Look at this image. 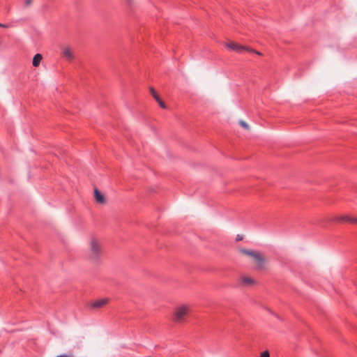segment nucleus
<instances>
[{
	"label": "nucleus",
	"mask_w": 357,
	"mask_h": 357,
	"mask_svg": "<svg viewBox=\"0 0 357 357\" xmlns=\"http://www.w3.org/2000/svg\"><path fill=\"white\" fill-rule=\"evenodd\" d=\"M128 1H130V0H128Z\"/></svg>",
	"instance_id": "obj_19"
},
{
	"label": "nucleus",
	"mask_w": 357,
	"mask_h": 357,
	"mask_svg": "<svg viewBox=\"0 0 357 357\" xmlns=\"http://www.w3.org/2000/svg\"><path fill=\"white\" fill-rule=\"evenodd\" d=\"M108 300L107 298H102L100 300H98L93 303L92 307L94 308L101 307L105 305L107 303Z\"/></svg>",
	"instance_id": "obj_8"
},
{
	"label": "nucleus",
	"mask_w": 357,
	"mask_h": 357,
	"mask_svg": "<svg viewBox=\"0 0 357 357\" xmlns=\"http://www.w3.org/2000/svg\"><path fill=\"white\" fill-rule=\"evenodd\" d=\"M103 255L101 244L96 239H91L88 257L93 263H99Z\"/></svg>",
	"instance_id": "obj_1"
},
{
	"label": "nucleus",
	"mask_w": 357,
	"mask_h": 357,
	"mask_svg": "<svg viewBox=\"0 0 357 357\" xmlns=\"http://www.w3.org/2000/svg\"><path fill=\"white\" fill-rule=\"evenodd\" d=\"M43 59V56L40 54H36L33 58V61H32V64L34 67H38L41 61Z\"/></svg>",
	"instance_id": "obj_9"
},
{
	"label": "nucleus",
	"mask_w": 357,
	"mask_h": 357,
	"mask_svg": "<svg viewBox=\"0 0 357 357\" xmlns=\"http://www.w3.org/2000/svg\"><path fill=\"white\" fill-rule=\"evenodd\" d=\"M239 252L250 257L256 264L257 269H263L264 268L266 259L259 252L245 248H241Z\"/></svg>",
	"instance_id": "obj_2"
},
{
	"label": "nucleus",
	"mask_w": 357,
	"mask_h": 357,
	"mask_svg": "<svg viewBox=\"0 0 357 357\" xmlns=\"http://www.w3.org/2000/svg\"><path fill=\"white\" fill-rule=\"evenodd\" d=\"M56 357H75L73 354H61L59 355Z\"/></svg>",
	"instance_id": "obj_15"
},
{
	"label": "nucleus",
	"mask_w": 357,
	"mask_h": 357,
	"mask_svg": "<svg viewBox=\"0 0 357 357\" xmlns=\"http://www.w3.org/2000/svg\"><path fill=\"white\" fill-rule=\"evenodd\" d=\"M62 55L68 61H72L74 58L73 53L69 47H65L63 49Z\"/></svg>",
	"instance_id": "obj_7"
},
{
	"label": "nucleus",
	"mask_w": 357,
	"mask_h": 357,
	"mask_svg": "<svg viewBox=\"0 0 357 357\" xmlns=\"http://www.w3.org/2000/svg\"><path fill=\"white\" fill-rule=\"evenodd\" d=\"M151 94H152L153 97L155 98V100L156 101L159 100L160 97L158 96V95L157 94L156 91L153 88H151Z\"/></svg>",
	"instance_id": "obj_11"
},
{
	"label": "nucleus",
	"mask_w": 357,
	"mask_h": 357,
	"mask_svg": "<svg viewBox=\"0 0 357 357\" xmlns=\"http://www.w3.org/2000/svg\"><path fill=\"white\" fill-rule=\"evenodd\" d=\"M31 2H32V0H26L25 1V6H29V5L31 4Z\"/></svg>",
	"instance_id": "obj_17"
},
{
	"label": "nucleus",
	"mask_w": 357,
	"mask_h": 357,
	"mask_svg": "<svg viewBox=\"0 0 357 357\" xmlns=\"http://www.w3.org/2000/svg\"><path fill=\"white\" fill-rule=\"evenodd\" d=\"M334 221H345L349 222L350 223H357V218H351L348 215H342V216H337L334 218Z\"/></svg>",
	"instance_id": "obj_4"
},
{
	"label": "nucleus",
	"mask_w": 357,
	"mask_h": 357,
	"mask_svg": "<svg viewBox=\"0 0 357 357\" xmlns=\"http://www.w3.org/2000/svg\"><path fill=\"white\" fill-rule=\"evenodd\" d=\"M239 123L245 129H248L249 128V125L246 122H245L243 121H240Z\"/></svg>",
	"instance_id": "obj_12"
},
{
	"label": "nucleus",
	"mask_w": 357,
	"mask_h": 357,
	"mask_svg": "<svg viewBox=\"0 0 357 357\" xmlns=\"http://www.w3.org/2000/svg\"><path fill=\"white\" fill-rule=\"evenodd\" d=\"M242 282L244 284L249 285L254 283V280L250 278L244 277L242 279Z\"/></svg>",
	"instance_id": "obj_10"
},
{
	"label": "nucleus",
	"mask_w": 357,
	"mask_h": 357,
	"mask_svg": "<svg viewBox=\"0 0 357 357\" xmlns=\"http://www.w3.org/2000/svg\"><path fill=\"white\" fill-rule=\"evenodd\" d=\"M243 239V237L241 236L240 235H237L236 236V241H241Z\"/></svg>",
	"instance_id": "obj_18"
},
{
	"label": "nucleus",
	"mask_w": 357,
	"mask_h": 357,
	"mask_svg": "<svg viewBox=\"0 0 357 357\" xmlns=\"http://www.w3.org/2000/svg\"><path fill=\"white\" fill-rule=\"evenodd\" d=\"M0 27H2V28H8L10 27V25L8 24H1L0 23Z\"/></svg>",
	"instance_id": "obj_16"
},
{
	"label": "nucleus",
	"mask_w": 357,
	"mask_h": 357,
	"mask_svg": "<svg viewBox=\"0 0 357 357\" xmlns=\"http://www.w3.org/2000/svg\"><path fill=\"white\" fill-rule=\"evenodd\" d=\"M226 47L230 50H232L234 51H236L237 52H240L243 50H245V47L243 46H241L240 45H238L236 43L229 42L226 44Z\"/></svg>",
	"instance_id": "obj_5"
},
{
	"label": "nucleus",
	"mask_w": 357,
	"mask_h": 357,
	"mask_svg": "<svg viewBox=\"0 0 357 357\" xmlns=\"http://www.w3.org/2000/svg\"><path fill=\"white\" fill-rule=\"evenodd\" d=\"M94 197L97 202L100 204L105 203V198L103 194H102L97 188L94 190Z\"/></svg>",
	"instance_id": "obj_6"
},
{
	"label": "nucleus",
	"mask_w": 357,
	"mask_h": 357,
	"mask_svg": "<svg viewBox=\"0 0 357 357\" xmlns=\"http://www.w3.org/2000/svg\"><path fill=\"white\" fill-rule=\"evenodd\" d=\"M157 102H158V104L161 108H163V109L166 108V105H165V102H162V100L160 98L159 99V100H157Z\"/></svg>",
	"instance_id": "obj_13"
},
{
	"label": "nucleus",
	"mask_w": 357,
	"mask_h": 357,
	"mask_svg": "<svg viewBox=\"0 0 357 357\" xmlns=\"http://www.w3.org/2000/svg\"><path fill=\"white\" fill-rule=\"evenodd\" d=\"M189 308L187 305H181L178 307L175 312L174 320L176 322H182L184 320V317L188 314Z\"/></svg>",
	"instance_id": "obj_3"
},
{
	"label": "nucleus",
	"mask_w": 357,
	"mask_h": 357,
	"mask_svg": "<svg viewBox=\"0 0 357 357\" xmlns=\"http://www.w3.org/2000/svg\"><path fill=\"white\" fill-rule=\"evenodd\" d=\"M260 357H270L269 353L268 351H265L263 353H261Z\"/></svg>",
	"instance_id": "obj_14"
}]
</instances>
